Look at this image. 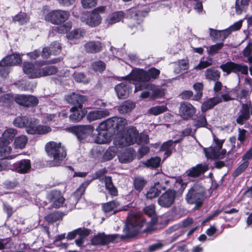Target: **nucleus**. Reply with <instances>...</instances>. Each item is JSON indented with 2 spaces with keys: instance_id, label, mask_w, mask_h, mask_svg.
<instances>
[{
  "instance_id": "32",
  "label": "nucleus",
  "mask_w": 252,
  "mask_h": 252,
  "mask_svg": "<svg viewBox=\"0 0 252 252\" xmlns=\"http://www.w3.org/2000/svg\"><path fill=\"white\" fill-rule=\"evenodd\" d=\"M221 101V99L220 97H215L211 98L207 100L204 101L201 106L202 111L205 112L207 110L211 109L214 106Z\"/></svg>"
},
{
  "instance_id": "46",
  "label": "nucleus",
  "mask_w": 252,
  "mask_h": 252,
  "mask_svg": "<svg viewBox=\"0 0 252 252\" xmlns=\"http://www.w3.org/2000/svg\"><path fill=\"white\" fill-rule=\"evenodd\" d=\"M249 1L250 0H236L235 8L236 13L238 14H241L242 11L247 8Z\"/></svg>"
},
{
  "instance_id": "47",
  "label": "nucleus",
  "mask_w": 252,
  "mask_h": 252,
  "mask_svg": "<svg viewBox=\"0 0 252 252\" xmlns=\"http://www.w3.org/2000/svg\"><path fill=\"white\" fill-rule=\"evenodd\" d=\"M213 64V60L211 58H207L206 60H201L199 63L195 65L193 69L196 70H202Z\"/></svg>"
},
{
  "instance_id": "62",
  "label": "nucleus",
  "mask_w": 252,
  "mask_h": 252,
  "mask_svg": "<svg viewBox=\"0 0 252 252\" xmlns=\"http://www.w3.org/2000/svg\"><path fill=\"white\" fill-rule=\"evenodd\" d=\"M92 66L95 71L102 72L105 69V64L102 61H96L92 63Z\"/></svg>"
},
{
  "instance_id": "16",
  "label": "nucleus",
  "mask_w": 252,
  "mask_h": 252,
  "mask_svg": "<svg viewBox=\"0 0 252 252\" xmlns=\"http://www.w3.org/2000/svg\"><path fill=\"white\" fill-rule=\"evenodd\" d=\"M51 128L47 126L36 125L35 121L27 128V133L31 134H44L51 131Z\"/></svg>"
},
{
  "instance_id": "17",
  "label": "nucleus",
  "mask_w": 252,
  "mask_h": 252,
  "mask_svg": "<svg viewBox=\"0 0 252 252\" xmlns=\"http://www.w3.org/2000/svg\"><path fill=\"white\" fill-rule=\"evenodd\" d=\"M23 70L30 78H36L40 77V68L36 67L33 64L29 62H25L23 63Z\"/></svg>"
},
{
  "instance_id": "13",
  "label": "nucleus",
  "mask_w": 252,
  "mask_h": 252,
  "mask_svg": "<svg viewBox=\"0 0 252 252\" xmlns=\"http://www.w3.org/2000/svg\"><path fill=\"white\" fill-rule=\"evenodd\" d=\"M196 112L195 108L188 102H183L180 104L179 113L184 119H188L193 116Z\"/></svg>"
},
{
  "instance_id": "49",
  "label": "nucleus",
  "mask_w": 252,
  "mask_h": 252,
  "mask_svg": "<svg viewBox=\"0 0 252 252\" xmlns=\"http://www.w3.org/2000/svg\"><path fill=\"white\" fill-rule=\"evenodd\" d=\"M110 141L109 136L106 131H100L98 132L96 142L99 144H105Z\"/></svg>"
},
{
  "instance_id": "28",
  "label": "nucleus",
  "mask_w": 252,
  "mask_h": 252,
  "mask_svg": "<svg viewBox=\"0 0 252 252\" xmlns=\"http://www.w3.org/2000/svg\"><path fill=\"white\" fill-rule=\"evenodd\" d=\"M210 36L214 40L223 41L229 35L227 29L221 31L210 29Z\"/></svg>"
},
{
  "instance_id": "20",
  "label": "nucleus",
  "mask_w": 252,
  "mask_h": 252,
  "mask_svg": "<svg viewBox=\"0 0 252 252\" xmlns=\"http://www.w3.org/2000/svg\"><path fill=\"white\" fill-rule=\"evenodd\" d=\"M84 49L86 52L94 54L102 50L103 45L99 41H90L85 44Z\"/></svg>"
},
{
  "instance_id": "2",
  "label": "nucleus",
  "mask_w": 252,
  "mask_h": 252,
  "mask_svg": "<svg viewBox=\"0 0 252 252\" xmlns=\"http://www.w3.org/2000/svg\"><path fill=\"white\" fill-rule=\"evenodd\" d=\"M205 190L204 188L198 184L194 185L189 190L186 196L188 203L194 204L195 208L201 207L205 198Z\"/></svg>"
},
{
  "instance_id": "35",
  "label": "nucleus",
  "mask_w": 252,
  "mask_h": 252,
  "mask_svg": "<svg viewBox=\"0 0 252 252\" xmlns=\"http://www.w3.org/2000/svg\"><path fill=\"white\" fill-rule=\"evenodd\" d=\"M86 32L82 29H76L68 32L66 34V37L69 40L79 39L84 37Z\"/></svg>"
},
{
  "instance_id": "55",
  "label": "nucleus",
  "mask_w": 252,
  "mask_h": 252,
  "mask_svg": "<svg viewBox=\"0 0 252 252\" xmlns=\"http://www.w3.org/2000/svg\"><path fill=\"white\" fill-rule=\"evenodd\" d=\"M203 86V83L201 82H197L193 85V88L196 91V94L194 95L195 100H199L202 97Z\"/></svg>"
},
{
  "instance_id": "40",
  "label": "nucleus",
  "mask_w": 252,
  "mask_h": 252,
  "mask_svg": "<svg viewBox=\"0 0 252 252\" xmlns=\"http://www.w3.org/2000/svg\"><path fill=\"white\" fill-rule=\"evenodd\" d=\"M176 67L174 71L176 73H182L187 70L189 68V63L187 60H179L176 63Z\"/></svg>"
},
{
  "instance_id": "56",
  "label": "nucleus",
  "mask_w": 252,
  "mask_h": 252,
  "mask_svg": "<svg viewBox=\"0 0 252 252\" xmlns=\"http://www.w3.org/2000/svg\"><path fill=\"white\" fill-rule=\"evenodd\" d=\"M146 13L140 11L137 12L135 10L131 11V16L132 20L138 24L142 21L143 17L146 15Z\"/></svg>"
},
{
  "instance_id": "63",
  "label": "nucleus",
  "mask_w": 252,
  "mask_h": 252,
  "mask_svg": "<svg viewBox=\"0 0 252 252\" xmlns=\"http://www.w3.org/2000/svg\"><path fill=\"white\" fill-rule=\"evenodd\" d=\"M97 0H81L82 6L84 8H91L97 4Z\"/></svg>"
},
{
  "instance_id": "6",
  "label": "nucleus",
  "mask_w": 252,
  "mask_h": 252,
  "mask_svg": "<svg viewBox=\"0 0 252 252\" xmlns=\"http://www.w3.org/2000/svg\"><path fill=\"white\" fill-rule=\"evenodd\" d=\"M215 145H212L209 148H204V152L208 158L217 159L222 158L224 157L226 151L221 149L223 141L214 137Z\"/></svg>"
},
{
  "instance_id": "1",
  "label": "nucleus",
  "mask_w": 252,
  "mask_h": 252,
  "mask_svg": "<svg viewBox=\"0 0 252 252\" xmlns=\"http://www.w3.org/2000/svg\"><path fill=\"white\" fill-rule=\"evenodd\" d=\"M45 149L48 156L53 158L50 163L52 166L61 165L66 156V150L60 142H49L46 144Z\"/></svg>"
},
{
  "instance_id": "38",
  "label": "nucleus",
  "mask_w": 252,
  "mask_h": 252,
  "mask_svg": "<svg viewBox=\"0 0 252 252\" xmlns=\"http://www.w3.org/2000/svg\"><path fill=\"white\" fill-rule=\"evenodd\" d=\"M9 145V144H5L0 148V157H1L3 158L13 159L16 158L18 155H10V154L12 152V148Z\"/></svg>"
},
{
  "instance_id": "53",
  "label": "nucleus",
  "mask_w": 252,
  "mask_h": 252,
  "mask_svg": "<svg viewBox=\"0 0 252 252\" xmlns=\"http://www.w3.org/2000/svg\"><path fill=\"white\" fill-rule=\"evenodd\" d=\"M234 65L235 63L232 62H228L221 64L220 67L223 72H226L228 75L231 72H233Z\"/></svg>"
},
{
  "instance_id": "44",
  "label": "nucleus",
  "mask_w": 252,
  "mask_h": 252,
  "mask_svg": "<svg viewBox=\"0 0 252 252\" xmlns=\"http://www.w3.org/2000/svg\"><path fill=\"white\" fill-rule=\"evenodd\" d=\"M13 20L14 22H18L21 25H24L29 22L30 17L26 13L20 12L15 15Z\"/></svg>"
},
{
  "instance_id": "52",
  "label": "nucleus",
  "mask_w": 252,
  "mask_h": 252,
  "mask_svg": "<svg viewBox=\"0 0 252 252\" xmlns=\"http://www.w3.org/2000/svg\"><path fill=\"white\" fill-rule=\"evenodd\" d=\"M58 27H56L55 30L60 33H64L68 32L72 28V25L71 22H67Z\"/></svg>"
},
{
  "instance_id": "3",
  "label": "nucleus",
  "mask_w": 252,
  "mask_h": 252,
  "mask_svg": "<svg viewBox=\"0 0 252 252\" xmlns=\"http://www.w3.org/2000/svg\"><path fill=\"white\" fill-rule=\"evenodd\" d=\"M160 71L155 68H151L147 71L143 69H136L125 77L127 80L144 82L156 79Z\"/></svg>"
},
{
  "instance_id": "8",
  "label": "nucleus",
  "mask_w": 252,
  "mask_h": 252,
  "mask_svg": "<svg viewBox=\"0 0 252 252\" xmlns=\"http://www.w3.org/2000/svg\"><path fill=\"white\" fill-rule=\"evenodd\" d=\"M69 16L70 13L68 11L56 10L47 14L45 16V20L53 24L59 25L66 21Z\"/></svg>"
},
{
  "instance_id": "30",
  "label": "nucleus",
  "mask_w": 252,
  "mask_h": 252,
  "mask_svg": "<svg viewBox=\"0 0 252 252\" xmlns=\"http://www.w3.org/2000/svg\"><path fill=\"white\" fill-rule=\"evenodd\" d=\"M167 187L160 186L159 182H156L154 187H151L148 191L146 196L148 199H152L157 197L161 190H164Z\"/></svg>"
},
{
  "instance_id": "26",
  "label": "nucleus",
  "mask_w": 252,
  "mask_h": 252,
  "mask_svg": "<svg viewBox=\"0 0 252 252\" xmlns=\"http://www.w3.org/2000/svg\"><path fill=\"white\" fill-rule=\"evenodd\" d=\"M88 186V183H83L75 191L74 194L71 196L70 198V201H74L72 203L71 206L69 207L70 209H72L73 207H75V205L77 202V201L79 200V199L81 197V196L83 194L86 189V187Z\"/></svg>"
},
{
  "instance_id": "23",
  "label": "nucleus",
  "mask_w": 252,
  "mask_h": 252,
  "mask_svg": "<svg viewBox=\"0 0 252 252\" xmlns=\"http://www.w3.org/2000/svg\"><path fill=\"white\" fill-rule=\"evenodd\" d=\"M120 203L118 201L113 200L103 204L102 209L106 214L111 215L120 211L118 209Z\"/></svg>"
},
{
  "instance_id": "4",
  "label": "nucleus",
  "mask_w": 252,
  "mask_h": 252,
  "mask_svg": "<svg viewBox=\"0 0 252 252\" xmlns=\"http://www.w3.org/2000/svg\"><path fill=\"white\" fill-rule=\"evenodd\" d=\"M138 131L135 127L126 128L124 135H118L114 139V143L116 146L124 147L137 143Z\"/></svg>"
},
{
  "instance_id": "29",
  "label": "nucleus",
  "mask_w": 252,
  "mask_h": 252,
  "mask_svg": "<svg viewBox=\"0 0 252 252\" xmlns=\"http://www.w3.org/2000/svg\"><path fill=\"white\" fill-rule=\"evenodd\" d=\"M125 16V13L122 11H117L108 15L105 20V23L111 25L121 21Z\"/></svg>"
},
{
  "instance_id": "61",
  "label": "nucleus",
  "mask_w": 252,
  "mask_h": 252,
  "mask_svg": "<svg viewBox=\"0 0 252 252\" xmlns=\"http://www.w3.org/2000/svg\"><path fill=\"white\" fill-rule=\"evenodd\" d=\"M248 131L243 128L238 129V140L241 144H243L248 136Z\"/></svg>"
},
{
  "instance_id": "33",
  "label": "nucleus",
  "mask_w": 252,
  "mask_h": 252,
  "mask_svg": "<svg viewBox=\"0 0 252 252\" xmlns=\"http://www.w3.org/2000/svg\"><path fill=\"white\" fill-rule=\"evenodd\" d=\"M119 161L123 163H128L133 159V152L132 150H126L121 153L118 155Z\"/></svg>"
},
{
  "instance_id": "18",
  "label": "nucleus",
  "mask_w": 252,
  "mask_h": 252,
  "mask_svg": "<svg viewBox=\"0 0 252 252\" xmlns=\"http://www.w3.org/2000/svg\"><path fill=\"white\" fill-rule=\"evenodd\" d=\"M22 59L18 54H12L6 56L0 62V66L16 65L21 63Z\"/></svg>"
},
{
  "instance_id": "45",
  "label": "nucleus",
  "mask_w": 252,
  "mask_h": 252,
  "mask_svg": "<svg viewBox=\"0 0 252 252\" xmlns=\"http://www.w3.org/2000/svg\"><path fill=\"white\" fill-rule=\"evenodd\" d=\"M16 134L17 131L15 129L8 128L3 132L2 136L6 141H8V144H10Z\"/></svg>"
},
{
  "instance_id": "51",
  "label": "nucleus",
  "mask_w": 252,
  "mask_h": 252,
  "mask_svg": "<svg viewBox=\"0 0 252 252\" xmlns=\"http://www.w3.org/2000/svg\"><path fill=\"white\" fill-rule=\"evenodd\" d=\"M160 161V158L157 157L148 159L144 164L148 167L157 168L159 166Z\"/></svg>"
},
{
  "instance_id": "24",
  "label": "nucleus",
  "mask_w": 252,
  "mask_h": 252,
  "mask_svg": "<svg viewBox=\"0 0 252 252\" xmlns=\"http://www.w3.org/2000/svg\"><path fill=\"white\" fill-rule=\"evenodd\" d=\"M207 170L208 166L207 165L199 164L188 170L186 173L188 176L195 177L204 173Z\"/></svg>"
},
{
  "instance_id": "15",
  "label": "nucleus",
  "mask_w": 252,
  "mask_h": 252,
  "mask_svg": "<svg viewBox=\"0 0 252 252\" xmlns=\"http://www.w3.org/2000/svg\"><path fill=\"white\" fill-rule=\"evenodd\" d=\"M94 130V127L91 125L80 126L74 128V131L80 140L85 139L88 136H92Z\"/></svg>"
},
{
  "instance_id": "14",
  "label": "nucleus",
  "mask_w": 252,
  "mask_h": 252,
  "mask_svg": "<svg viewBox=\"0 0 252 252\" xmlns=\"http://www.w3.org/2000/svg\"><path fill=\"white\" fill-rule=\"evenodd\" d=\"M48 199L52 203L55 208H60L63 206L65 199L60 191L52 190L47 195Z\"/></svg>"
},
{
  "instance_id": "21",
  "label": "nucleus",
  "mask_w": 252,
  "mask_h": 252,
  "mask_svg": "<svg viewBox=\"0 0 252 252\" xmlns=\"http://www.w3.org/2000/svg\"><path fill=\"white\" fill-rule=\"evenodd\" d=\"M250 118L248 104H243L238 114L236 122L240 125H243L245 121Z\"/></svg>"
},
{
  "instance_id": "42",
  "label": "nucleus",
  "mask_w": 252,
  "mask_h": 252,
  "mask_svg": "<svg viewBox=\"0 0 252 252\" xmlns=\"http://www.w3.org/2000/svg\"><path fill=\"white\" fill-rule=\"evenodd\" d=\"M135 103L133 102L126 101L119 106L118 110L121 114L130 112L134 107Z\"/></svg>"
},
{
  "instance_id": "43",
  "label": "nucleus",
  "mask_w": 252,
  "mask_h": 252,
  "mask_svg": "<svg viewBox=\"0 0 252 252\" xmlns=\"http://www.w3.org/2000/svg\"><path fill=\"white\" fill-rule=\"evenodd\" d=\"M27 142L28 138L26 136H19L16 137L14 140V147L15 149H22L25 147Z\"/></svg>"
},
{
  "instance_id": "54",
  "label": "nucleus",
  "mask_w": 252,
  "mask_h": 252,
  "mask_svg": "<svg viewBox=\"0 0 252 252\" xmlns=\"http://www.w3.org/2000/svg\"><path fill=\"white\" fill-rule=\"evenodd\" d=\"M194 126L197 128L202 127H207L208 124L204 115H201L197 117L195 121Z\"/></svg>"
},
{
  "instance_id": "12",
  "label": "nucleus",
  "mask_w": 252,
  "mask_h": 252,
  "mask_svg": "<svg viewBox=\"0 0 252 252\" xmlns=\"http://www.w3.org/2000/svg\"><path fill=\"white\" fill-rule=\"evenodd\" d=\"M148 90L152 92V97L154 98L160 97L163 95V90L158 88L155 85L151 84H140L135 85V92Z\"/></svg>"
},
{
  "instance_id": "60",
  "label": "nucleus",
  "mask_w": 252,
  "mask_h": 252,
  "mask_svg": "<svg viewBox=\"0 0 252 252\" xmlns=\"http://www.w3.org/2000/svg\"><path fill=\"white\" fill-rule=\"evenodd\" d=\"M223 46V43H218L215 45L210 46L208 49V53L210 55H213L217 53L219 50H220Z\"/></svg>"
},
{
  "instance_id": "64",
  "label": "nucleus",
  "mask_w": 252,
  "mask_h": 252,
  "mask_svg": "<svg viewBox=\"0 0 252 252\" xmlns=\"http://www.w3.org/2000/svg\"><path fill=\"white\" fill-rule=\"evenodd\" d=\"M74 78L75 80L78 82L83 83H88L89 82L88 79L82 73H75Z\"/></svg>"
},
{
  "instance_id": "36",
  "label": "nucleus",
  "mask_w": 252,
  "mask_h": 252,
  "mask_svg": "<svg viewBox=\"0 0 252 252\" xmlns=\"http://www.w3.org/2000/svg\"><path fill=\"white\" fill-rule=\"evenodd\" d=\"M105 183V188L108 191L110 194L112 196H116L118 194L117 189L114 187L111 177H105L102 179Z\"/></svg>"
},
{
  "instance_id": "9",
  "label": "nucleus",
  "mask_w": 252,
  "mask_h": 252,
  "mask_svg": "<svg viewBox=\"0 0 252 252\" xmlns=\"http://www.w3.org/2000/svg\"><path fill=\"white\" fill-rule=\"evenodd\" d=\"M176 191L173 189H168L158 198V203L162 208H168L174 203Z\"/></svg>"
},
{
  "instance_id": "48",
  "label": "nucleus",
  "mask_w": 252,
  "mask_h": 252,
  "mask_svg": "<svg viewBox=\"0 0 252 252\" xmlns=\"http://www.w3.org/2000/svg\"><path fill=\"white\" fill-rule=\"evenodd\" d=\"M233 72L237 74L241 73L244 75H247L248 74V67L244 64H239L235 63Z\"/></svg>"
},
{
  "instance_id": "25",
  "label": "nucleus",
  "mask_w": 252,
  "mask_h": 252,
  "mask_svg": "<svg viewBox=\"0 0 252 252\" xmlns=\"http://www.w3.org/2000/svg\"><path fill=\"white\" fill-rule=\"evenodd\" d=\"M115 90L119 98L127 97L129 92V84L127 82L121 83L115 87Z\"/></svg>"
},
{
  "instance_id": "59",
  "label": "nucleus",
  "mask_w": 252,
  "mask_h": 252,
  "mask_svg": "<svg viewBox=\"0 0 252 252\" xmlns=\"http://www.w3.org/2000/svg\"><path fill=\"white\" fill-rule=\"evenodd\" d=\"M25 106H33L37 105L38 103V99L33 95H26Z\"/></svg>"
},
{
  "instance_id": "41",
  "label": "nucleus",
  "mask_w": 252,
  "mask_h": 252,
  "mask_svg": "<svg viewBox=\"0 0 252 252\" xmlns=\"http://www.w3.org/2000/svg\"><path fill=\"white\" fill-rule=\"evenodd\" d=\"M57 71V68L53 65L40 68V77L54 75Z\"/></svg>"
},
{
  "instance_id": "50",
  "label": "nucleus",
  "mask_w": 252,
  "mask_h": 252,
  "mask_svg": "<svg viewBox=\"0 0 252 252\" xmlns=\"http://www.w3.org/2000/svg\"><path fill=\"white\" fill-rule=\"evenodd\" d=\"M83 234L84 235H88L89 234V231L85 228L82 229L81 228L76 229L73 231L69 232L66 236V238L68 240H72L74 239L76 235L79 234Z\"/></svg>"
},
{
  "instance_id": "57",
  "label": "nucleus",
  "mask_w": 252,
  "mask_h": 252,
  "mask_svg": "<svg viewBox=\"0 0 252 252\" xmlns=\"http://www.w3.org/2000/svg\"><path fill=\"white\" fill-rule=\"evenodd\" d=\"M167 110V108L164 105L156 106L151 108L149 113L153 115H158Z\"/></svg>"
},
{
  "instance_id": "19",
  "label": "nucleus",
  "mask_w": 252,
  "mask_h": 252,
  "mask_svg": "<svg viewBox=\"0 0 252 252\" xmlns=\"http://www.w3.org/2000/svg\"><path fill=\"white\" fill-rule=\"evenodd\" d=\"M66 100L68 103L76 105L75 106L82 109L83 107L82 103L87 100V98L85 96L73 93L66 96Z\"/></svg>"
},
{
  "instance_id": "22",
  "label": "nucleus",
  "mask_w": 252,
  "mask_h": 252,
  "mask_svg": "<svg viewBox=\"0 0 252 252\" xmlns=\"http://www.w3.org/2000/svg\"><path fill=\"white\" fill-rule=\"evenodd\" d=\"M110 114L107 109H100L90 111L87 115V119L89 121H93L105 118Z\"/></svg>"
},
{
  "instance_id": "10",
  "label": "nucleus",
  "mask_w": 252,
  "mask_h": 252,
  "mask_svg": "<svg viewBox=\"0 0 252 252\" xmlns=\"http://www.w3.org/2000/svg\"><path fill=\"white\" fill-rule=\"evenodd\" d=\"M158 182H159L160 186L167 187L166 189L169 187H171V184H174L175 188L176 189L179 188V189L182 192L183 191L187 185V183L183 182L181 179L179 178L175 180L174 178H169L163 175H160V181Z\"/></svg>"
},
{
  "instance_id": "31",
  "label": "nucleus",
  "mask_w": 252,
  "mask_h": 252,
  "mask_svg": "<svg viewBox=\"0 0 252 252\" xmlns=\"http://www.w3.org/2000/svg\"><path fill=\"white\" fill-rule=\"evenodd\" d=\"M220 72L214 67H211L206 70L205 76L209 81H216L219 79Z\"/></svg>"
},
{
  "instance_id": "7",
  "label": "nucleus",
  "mask_w": 252,
  "mask_h": 252,
  "mask_svg": "<svg viewBox=\"0 0 252 252\" xmlns=\"http://www.w3.org/2000/svg\"><path fill=\"white\" fill-rule=\"evenodd\" d=\"M105 8L104 6H100L94 9L87 18L82 17V21L92 27L98 26L102 20L100 14L104 13Z\"/></svg>"
},
{
  "instance_id": "11",
  "label": "nucleus",
  "mask_w": 252,
  "mask_h": 252,
  "mask_svg": "<svg viewBox=\"0 0 252 252\" xmlns=\"http://www.w3.org/2000/svg\"><path fill=\"white\" fill-rule=\"evenodd\" d=\"M118 237L117 234L106 235L104 233H99L92 239V244L94 245H103L112 242Z\"/></svg>"
},
{
  "instance_id": "39",
  "label": "nucleus",
  "mask_w": 252,
  "mask_h": 252,
  "mask_svg": "<svg viewBox=\"0 0 252 252\" xmlns=\"http://www.w3.org/2000/svg\"><path fill=\"white\" fill-rule=\"evenodd\" d=\"M31 168V162L29 159H23L17 164L16 170L21 173H26Z\"/></svg>"
},
{
  "instance_id": "34",
  "label": "nucleus",
  "mask_w": 252,
  "mask_h": 252,
  "mask_svg": "<svg viewBox=\"0 0 252 252\" xmlns=\"http://www.w3.org/2000/svg\"><path fill=\"white\" fill-rule=\"evenodd\" d=\"M177 142V141L173 142L172 140H169L163 143L160 148V151L164 152V158L171 154L174 148L173 144Z\"/></svg>"
},
{
  "instance_id": "37",
  "label": "nucleus",
  "mask_w": 252,
  "mask_h": 252,
  "mask_svg": "<svg viewBox=\"0 0 252 252\" xmlns=\"http://www.w3.org/2000/svg\"><path fill=\"white\" fill-rule=\"evenodd\" d=\"M32 123H33V121L32 120L29 121L26 117H17L13 121V124L16 126L19 127H26L27 132L28 127Z\"/></svg>"
},
{
  "instance_id": "5",
  "label": "nucleus",
  "mask_w": 252,
  "mask_h": 252,
  "mask_svg": "<svg viewBox=\"0 0 252 252\" xmlns=\"http://www.w3.org/2000/svg\"><path fill=\"white\" fill-rule=\"evenodd\" d=\"M128 220V222L124 229L126 236H123L122 238L134 237L146 224L143 218L136 215L133 217L129 216Z\"/></svg>"
},
{
  "instance_id": "27",
  "label": "nucleus",
  "mask_w": 252,
  "mask_h": 252,
  "mask_svg": "<svg viewBox=\"0 0 252 252\" xmlns=\"http://www.w3.org/2000/svg\"><path fill=\"white\" fill-rule=\"evenodd\" d=\"M72 114L69 116V119L72 122H79L84 117L85 111H83L78 107L74 106L71 108Z\"/></svg>"
},
{
  "instance_id": "58",
  "label": "nucleus",
  "mask_w": 252,
  "mask_h": 252,
  "mask_svg": "<svg viewBox=\"0 0 252 252\" xmlns=\"http://www.w3.org/2000/svg\"><path fill=\"white\" fill-rule=\"evenodd\" d=\"M249 164L248 161H243V163L241 164L235 170L233 174L234 177H237L242 174L246 168L248 167Z\"/></svg>"
}]
</instances>
